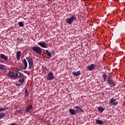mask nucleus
I'll return each instance as SVG.
<instances>
[{"instance_id":"7ed1b4c3","label":"nucleus","mask_w":125,"mask_h":125,"mask_svg":"<svg viewBox=\"0 0 125 125\" xmlns=\"http://www.w3.org/2000/svg\"><path fill=\"white\" fill-rule=\"evenodd\" d=\"M46 79L47 81H52V80H54V76L53 75V72L51 71L48 72L47 75L46 76Z\"/></svg>"},{"instance_id":"aec40b11","label":"nucleus","mask_w":125,"mask_h":125,"mask_svg":"<svg viewBox=\"0 0 125 125\" xmlns=\"http://www.w3.org/2000/svg\"><path fill=\"white\" fill-rule=\"evenodd\" d=\"M30 95V92L28 91V89H25V96L26 97L29 96V95Z\"/></svg>"},{"instance_id":"f257e3e1","label":"nucleus","mask_w":125,"mask_h":125,"mask_svg":"<svg viewBox=\"0 0 125 125\" xmlns=\"http://www.w3.org/2000/svg\"><path fill=\"white\" fill-rule=\"evenodd\" d=\"M77 19V17L76 15L71 16V17L70 18L66 19V21L68 23L69 25H71L72 23L73 22V21H76Z\"/></svg>"},{"instance_id":"c85d7f7f","label":"nucleus","mask_w":125,"mask_h":125,"mask_svg":"<svg viewBox=\"0 0 125 125\" xmlns=\"http://www.w3.org/2000/svg\"><path fill=\"white\" fill-rule=\"evenodd\" d=\"M0 62H1V63H3V61L0 60Z\"/></svg>"},{"instance_id":"9d476101","label":"nucleus","mask_w":125,"mask_h":125,"mask_svg":"<svg viewBox=\"0 0 125 125\" xmlns=\"http://www.w3.org/2000/svg\"><path fill=\"white\" fill-rule=\"evenodd\" d=\"M75 109H77L76 112L77 113H83V109L81 107L76 105L74 107Z\"/></svg>"},{"instance_id":"7c9ffc66","label":"nucleus","mask_w":125,"mask_h":125,"mask_svg":"<svg viewBox=\"0 0 125 125\" xmlns=\"http://www.w3.org/2000/svg\"><path fill=\"white\" fill-rule=\"evenodd\" d=\"M124 87H125V84L124 85Z\"/></svg>"},{"instance_id":"5701e85b","label":"nucleus","mask_w":125,"mask_h":125,"mask_svg":"<svg viewBox=\"0 0 125 125\" xmlns=\"http://www.w3.org/2000/svg\"><path fill=\"white\" fill-rule=\"evenodd\" d=\"M24 82V79H20L19 81V83H21V84H23Z\"/></svg>"},{"instance_id":"39448f33","label":"nucleus","mask_w":125,"mask_h":125,"mask_svg":"<svg viewBox=\"0 0 125 125\" xmlns=\"http://www.w3.org/2000/svg\"><path fill=\"white\" fill-rule=\"evenodd\" d=\"M26 59L29 63L30 69H32L33 68V59L30 57H26Z\"/></svg>"},{"instance_id":"4468645a","label":"nucleus","mask_w":125,"mask_h":125,"mask_svg":"<svg viewBox=\"0 0 125 125\" xmlns=\"http://www.w3.org/2000/svg\"><path fill=\"white\" fill-rule=\"evenodd\" d=\"M32 108L33 105L32 104H30L29 105H28L25 109L26 113H29V112H30V110H31V109H32Z\"/></svg>"},{"instance_id":"6ab92c4d","label":"nucleus","mask_w":125,"mask_h":125,"mask_svg":"<svg viewBox=\"0 0 125 125\" xmlns=\"http://www.w3.org/2000/svg\"><path fill=\"white\" fill-rule=\"evenodd\" d=\"M96 124H97V125H103V121L98 119L96 121Z\"/></svg>"},{"instance_id":"bb28decb","label":"nucleus","mask_w":125,"mask_h":125,"mask_svg":"<svg viewBox=\"0 0 125 125\" xmlns=\"http://www.w3.org/2000/svg\"><path fill=\"white\" fill-rule=\"evenodd\" d=\"M0 69L1 70H4V65L2 64H0Z\"/></svg>"},{"instance_id":"f03ea898","label":"nucleus","mask_w":125,"mask_h":125,"mask_svg":"<svg viewBox=\"0 0 125 125\" xmlns=\"http://www.w3.org/2000/svg\"><path fill=\"white\" fill-rule=\"evenodd\" d=\"M32 50L38 54H42V48L39 46H33L32 47Z\"/></svg>"},{"instance_id":"a878e982","label":"nucleus","mask_w":125,"mask_h":125,"mask_svg":"<svg viewBox=\"0 0 125 125\" xmlns=\"http://www.w3.org/2000/svg\"><path fill=\"white\" fill-rule=\"evenodd\" d=\"M6 110H7V108H0V112H2V111H6Z\"/></svg>"},{"instance_id":"dca6fc26","label":"nucleus","mask_w":125,"mask_h":125,"mask_svg":"<svg viewBox=\"0 0 125 125\" xmlns=\"http://www.w3.org/2000/svg\"><path fill=\"white\" fill-rule=\"evenodd\" d=\"M69 113L70 114H71V115H73L74 116V115H76L77 112L76 111V110L75 109L70 108L69 109Z\"/></svg>"},{"instance_id":"393cba45","label":"nucleus","mask_w":125,"mask_h":125,"mask_svg":"<svg viewBox=\"0 0 125 125\" xmlns=\"http://www.w3.org/2000/svg\"><path fill=\"white\" fill-rule=\"evenodd\" d=\"M18 24L20 27H24V24H23L22 22H19Z\"/></svg>"},{"instance_id":"f8f14e48","label":"nucleus","mask_w":125,"mask_h":125,"mask_svg":"<svg viewBox=\"0 0 125 125\" xmlns=\"http://www.w3.org/2000/svg\"><path fill=\"white\" fill-rule=\"evenodd\" d=\"M22 63L23 65H24V70H26L27 69V67L28 66V63L27 62V61H26V59H23L22 60Z\"/></svg>"},{"instance_id":"b1692460","label":"nucleus","mask_w":125,"mask_h":125,"mask_svg":"<svg viewBox=\"0 0 125 125\" xmlns=\"http://www.w3.org/2000/svg\"><path fill=\"white\" fill-rule=\"evenodd\" d=\"M46 52L47 55V56H48V57H51V53H49V52H48V50H46Z\"/></svg>"},{"instance_id":"0eeeda50","label":"nucleus","mask_w":125,"mask_h":125,"mask_svg":"<svg viewBox=\"0 0 125 125\" xmlns=\"http://www.w3.org/2000/svg\"><path fill=\"white\" fill-rule=\"evenodd\" d=\"M0 59H3L5 61V62H8V58L5 55L3 54H0Z\"/></svg>"},{"instance_id":"423d86ee","label":"nucleus","mask_w":125,"mask_h":125,"mask_svg":"<svg viewBox=\"0 0 125 125\" xmlns=\"http://www.w3.org/2000/svg\"><path fill=\"white\" fill-rule=\"evenodd\" d=\"M116 101H117V99L112 98L109 101V104L112 106H117L118 105V102Z\"/></svg>"},{"instance_id":"20e7f679","label":"nucleus","mask_w":125,"mask_h":125,"mask_svg":"<svg viewBox=\"0 0 125 125\" xmlns=\"http://www.w3.org/2000/svg\"><path fill=\"white\" fill-rule=\"evenodd\" d=\"M107 82H108V84L110 85V86H116V83L114 82L112 78L108 77L107 79Z\"/></svg>"},{"instance_id":"cd10ccee","label":"nucleus","mask_w":125,"mask_h":125,"mask_svg":"<svg viewBox=\"0 0 125 125\" xmlns=\"http://www.w3.org/2000/svg\"><path fill=\"white\" fill-rule=\"evenodd\" d=\"M16 85H17V86H20L21 84H20V83H17V84H16Z\"/></svg>"},{"instance_id":"ddd939ff","label":"nucleus","mask_w":125,"mask_h":125,"mask_svg":"<svg viewBox=\"0 0 125 125\" xmlns=\"http://www.w3.org/2000/svg\"><path fill=\"white\" fill-rule=\"evenodd\" d=\"M20 57H21V52L19 51L17 52L16 54V58L18 61L20 60Z\"/></svg>"},{"instance_id":"c756f323","label":"nucleus","mask_w":125,"mask_h":125,"mask_svg":"<svg viewBox=\"0 0 125 125\" xmlns=\"http://www.w3.org/2000/svg\"><path fill=\"white\" fill-rule=\"evenodd\" d=\"M10 125H15V124H12Z\"/></svg>"},{"instance_id":"f3484780","label":"nucleus","mask_w":125,"mask_h":125,"mask_svg":"<svg viewBox=\"0 0 125 125\" xmlns=\"http://www.w3.org/2000/svg\"><path fill=\"white\" fill-rule=\"evenodd\" d=\"M72 74L75 77H79V76L81 75V72L79 71H78L77 72L74 71L72 72Z\"/></svg>"},{"instance_id":"a211bd4d","label":"nucleus","mask_w":125,"mask_h":125,"mask_svg":"<svg viewBox=\"0 0 125 125\" xmlns=\"http://www.w3.org/2000/svg\"><path fill=\"white\" fill-rule=\"evenodd\" d=\"M98 110L100 113H103L105 109H104V107L102 106H99V107H98Z\"/></svg>"},{"instance_id":"4be33fe9","label":"nucleus","mask_w":125,"mask_h":125,"mask_svg":"<svg viewBox=\"0 0 125 125\" xmlns=\"http://www.w3.org/2000/svg\"><path fill=\"white\" fill-rule=\"evenodd\" d=\"M4 117H5V114L2 112L0 113V120L1 119H3Z\"/></svg>"},{"instance_id":"6e6552de","label":"nucleus","mask_w":125,"mask_h":125,"mask_svg":"<svg viewBox=\"0 0 125 125\" xmlns=\"http://www.w3.org/2000/svg\"><path fill=\"white\" fill-rule=\"evenodd\" d=\"M8 75L9 76V77H10V78H12V79H16L15 72H13L12 71H9Z\"/></svg>"},{"instance_id":"2eb2a0df","label":"nucleus","mask_w":125,"mask_h":125,"mask_svg":"<svg viewBox=\"0 0 125 125\" xmlns=\"http://www.w3.org/2000/svg\"><path fill=\"white\" fill-rule=\"evenodd\" d=\"M23 77V74L21 72H17L16 73V78H22Z\"/></svg>"},{"instance_id":"1a4fd4ad","label":"nucleus","mask_w":125,"mask_h":125,"mask_svg":"<svg viewBox=\"0 0 125 125\" xmlns=\"http://www.w3.org/2000/svg\"><path fill=\"white\" fill-rule=\"evenodd\" d=\"M39 45H40L42 47H43V48H47V44L45 42H38Z\"/></svg>"},{"instance_id":"9b49d317","label":"nucleus","mask_w":125,"mask_h":125,"mask_svg":"<svg viewBox=\"0 0 125 125\" xmlns=\"http://www.w3.org/2000/svg\"><path fill=\"white\" fill-rule=\"evenodd\" d=\"M87 69L89 71H92L95 69V64H91L89 66H88Z\"/></svg>"},{"instance_id":"412c9836","label":"nucleus","mask_w":125,"mask_h":125,"mask_svg":"<svg viewBox=\"0 0 125 125\" xmlns=\"http://www.w3.org/2000/svg\"><path fill=\"white\" fill-rule=\"evenodd\" d=\"M102 77L104 80V82H106V81L107 80V74L104 73Z\"/></svg>"}]
</instances>
